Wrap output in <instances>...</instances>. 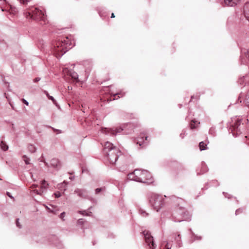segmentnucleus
Segmentation results:
<instances>
[{"label": "nucleus", "mask_w": 249, "mask_h": 249, "mask_svg": "<svg viewBox=\"0 0 249 249\" xmlns=\"http://www.w3.org/2000/svg\"><path fill=\"white\" fill-rule=\"evenodd\" d=\"M5 2V6L1 7V10L2 11H6L9 12L10 14L15 15L17 13V10L16 8L15 7H12L11 5L9 4H7L5 0H4Z\"/></svg>", "instance_id": "obj_9"}, {"label": "nucleus", "mask_w": 249, "mask_h": 249, "mask_svg": "<svg viewBox=\"0 0 249 249\" xmlns=\"http://www.w3.org/2000/svg\"><path fill=\"white\" fill-rule=\"evenodd\" d=\"M199 149L201 151L207 149V143L201 142L199 144Z\"/></svg>", "instance_id": "obj_16"}, {"label": "nucleus", "mask_w": 249, "mask_h": 249, "mask_svg": "<svg viewBox=\"0 0 249 249\" xmlns=\"http://www.w3.org/2000/svg\"><path fill=\"white\" fill-rule=\"evenodd\" d=\"M79 213L83 214V215H89V214L87 213H86V212L85 211H83V212H79Z\"/></svg>", "instance_id": "obj_33"}, {"label": "nucleus", "mask_w": 249, "mask_h": 249, "mask_svg": "<svg viewBox=\"0 0 249 249\" xmlns=\"http://www.w3.org/2000/svg\"><path fill=\"white\" fill-rule=\"evenodd\" d=\"M48 186L49 184L46 183L45 180H43L41 182L39 190L36 189V188L38 187L37 185L33 184L30 187L31 191L33 194L41 196L42 194L43 193L44 190L46 189Z\"/></svg>", "instance_id": "obj_6"}, {"label": "nucleus", "mask_w": 249, "mask_h": 249, "mask_svg": "<svg viewBox=\"0 0 249 249\" xmlns=\"http://www.w3.org/2000/svg\"><path fill=\"white\" fill-rule=\"evenodd\" d=\"M63 72L66 75L71 77L72 82L77 83L79 82L78 76L76 72L68 70L67 68H65L63 70ZM66 76V75L65 76Z\"/></svg>", "instance_id": "obj_8"}, {"label": "nucleus", "mask_w": 249, "mask_h": 249, "mask_svg": "<svg viewBox=\"0 0 249 249\" xmlns=\"http://www.w3.org/2000/svg\"><path fill=\"white\" fill-rule=\"evenodd\" d=\"M40 78H36L35 79H34V82H37L38 81H39L40 80Z\"/></svg>", "instance_id": "obj_34"}, {"label": "nucleus", "mask_w": 249, "mask_h": 249, "mask_svg": "<svg viewBox=\"0 0 249 249\" xmlns=\"http://www.w3.org/2000/svg\"><path fill=\"white\" fill-rule=\"evenodd\" d=\"M51 165L54 167H57L59 164V161L58 159H53L51 161Z\"/></svg>", "instance_id": "obj_15"}, {"label": "nucleus", "mask_w": 249, "mask_h": 249, "mask_svg": "<svg viewBox=\"0 0 249 249\" xmlns=\"http://www.w3.org/2000/svg\"><path fill=\"white\" fill-rule=\"evenodd\" d=\"M125 93L124 92H120L115 94L113 95L114 98L113 100L117 99L118 98H120L121 97H123L124 96Z\"/></svg>", "instance_id": "obj_17"}, {"label": "nucleus", "mask_w": 249, "mask_h": 249, "mask_svg": "<svg viewBox=\"0 0 249 249\" xmlns=\"http://www.w3.org/2000/svg\"><path fill=\"white\" fill-rule=\"evenodd\" d=\"M180 199H181L178 198H174V199L173 201H174V202H175V201H177L179 200H180Z\"/></svg>", "instance_id": "obj_35"}, {"label": "nucleus", "mask_w": 249, "mask_h": 249, "mask_svg": "<svg viewBox=\"0 0 249 249\" xmlns=\"http://www.w3.org/2000/svg\"><path fill=\"white\" fill-rule=\"evenodd\" d=\"M25 15L27 18L41 21V23L45 24L47 22V18L44 13L37 8L27 9Z\"/></svg>", "instance_id": "obj_4"}, {"label": "nucleus", "mask_w": 249, "mask_h": 249, "mask_svg": "<svg viewBox=\"0 0 249 249\" xmlns=\"http://www.w3.org/2000/svg\"><path fill=\"white\" fill-rule=\"evenodd\" d=\"M144 136H145V134H141V138L140 139V140H138L137 141V142H137V144H139L140 145V146H141V145L142 144V140H143V138L144 137Z\"/></svg>", "instance_id": "obj_20"}, {"label": "nucleus", "mask_w": 249, "mask_h": 249, "mask_svg": "<svg viewBox=\"0 0 249 249\" xmlns=\"http://www.w3.org/2000/svg\"><path fill=\"white\" fill-rule=\"evenodd\" d=\"M65 212H63L62 213H61L60 215V218H61L63 220H64V219H63V218L65 217Z\"/></svg>", "instance_id": "obj_29"}, {"label": "nucleus", "mask_w": 249, "mask_h": 249, "mask_svg": "<svg viewBox=\"0 0 249 249\" xmlns=\"http://www.w3.org/2000/svg\"><path fill=\"white\" fill-rule=\"evenodd\" d=\"M7 195H8L9 197H11V196H10V194H9V193H7Z\"/></svg>", "instance_id": "obj_40"}, {"label": "nucleus", "mask_w": 249, "mask_h": 249, "mask_svg": "<svg viewBox=\"0 0 249 249\" xmlns=\"http://www.w3.org/2000/svg\"><path fill=\"white\" fill-rule=\"evenodd\" d=\"M102 130L103 133L105 134L110 133L113 136L115 135L117 133H120L123 130L121 128H116L115 129L105 128Z\"/></svg>", "instance_id": "obj_10"}, {"label": "nucleus", "mask_w": 249, "mask_h": 249, "mask_svg": "<svg viewBox=\"0 0 249 249\" xmlns=\"http://www.w3.org/2000/svg\"><path fill=\"white\" fill-rule=\"evenodd\" d=\"M180 235L179 234H178L176 237H175V240L178 242H179L180 241Z\"/></svg>", "instance_id": "obj_28"}, {"label": "nucleus", "mask_w": 249, "mask_h": 249, "mask_svg": "<svg viewBox=\"0 0 249 249\" xmlns=\"http://www.w3.org/2000/svg\"><path fill=\"white\" fill-rule=\"evenodd\" d=\"M16 224H17V226L18 227V228H21V225L19 224V221H18V219H17V221H16Z\"/></svg>", "instance_id": "obj_32"}, {"label": "nucleus", "mask_w": 249, "mask_h": 249, "mask_svg": "<svg viewBox=\"0 0 249 249\" xmlns=\"http://www.w3.org/2000/svg\"><path fill=\"white\" fill-rule=\"evenodd\" d=\"M0 146L1 147V148L4 150V151H6L8 150V145L6 144V143L3 142V141H1V142H0Z\"/></svg>", "instance_id": "obj_18"}, {"label": "nucleus", "mask_w": 249, "mask_h": 249, "mask_svg": "<svg viewBox=\"0 0 249 249\" xmlns=\"http://www.w3.org/2000/svg\"><path fill=\"white\" fill-rule=\"evenodd\" d=\"M104 151L107 154L109 163L112 164H115L118 159L119 154L121 153L119 149L112 143L107 142L104 145Z\"/></svg>", "instance_id": "obj_3"}, {"label": "nucleus", "mask_w": 249, "mask_h": 249, "mask_svg": "<svg viewBox=\"0 0 249 249\" xmlns=\"http://www.w3.org/2000/svg\"><path fill=\"white\" fill-rule=\"evenodd\" d=\"M128 178L147 184H150L153 181L151 174L148 171L143 170H135L132 173L128 175Z\"/></svg>", "instance_id": "obj_1"}, {"label": "nucleus", "mask_w": 249, "mask_h": 249, "mask_svg": "<svg viewBox=\"0 0 249 249\" xmlns=\"http://www.w3.org/2000/svg\"><path fill=\"white\" fill-rule=\"evenodd\" d=\"M143 234L144 235L145 241L147 245L149 247V249H155L156 245L154 242L153 238L151 235L150 233L147 231H144Z\"/></svg>", "instance_id": "obj_7"}, {"label": "nucleus", "mask_w": 249, "mask_h": 249, "mask_svg": "<svg viewBox=\"0 0 249 249\" xmlns=\"http://www.w3.org/2000/svg\"><path fill=\"white\" fill-rule=\"evenodd\" d=\"M84 220L83 219H79L77 221V223L79 225H83L84 224Z\"/></svg>", "instance_id": "obj_25"}, {"label": "nucleus", "mask_w": 249, "mask_h": 249, "mask_svg": "<svg viewBox=\"0 0 249 249\" xmlns=\"http://www.w3.org/2000/svg\"><path fill=\"white\" fill-rule=\"evenodd\" d=\"M240 212V209H238V210H236V214H238Z\"/></svg>", "instance_id": "obj_37"}, {"label": "nucleus", "mask_w": 249, "mask_h": 249, "mask_svg": "<svg viewBox=\"0 0 249 249\" xmlns=\"http://www.w3.org/2000/svg\"><path fill=\"white\" fill-rule=\"evenodd\" d=\"M71 47V41L66 37L63 40L58 41L54 45L53 50V54L56 57H61Z\"/></svg>", "instance_id": "obj_2"}, {"label": "nucleus", "mask_w": 249, "mask_h": 249, "mask_svg": "<svg viewBox=\"0 0 249 249\" xmlns=\"http://www.w3.org/2000/svg\"><path fill=\"white\" fill-rule=\"evenodd\" d=\"M244 13L246 18L249 21V2H247L245 4Z\"/></svg>", "instance_id": "obj_13"}, {"label": "nucleus", "mask_w": 249, "mask_h": 249, "mask_svg": "<svg viewBox=\"0 0 249 249\" xmlns=\"http://www.w3.org/2000/svg\"><path fill=\"white\" fill-rule=\"evenodd\" d=\"M241 123V120H238L236 121L234 124L232 125L231 127V132L232 133L233 135H237V130L238 127L240 125Z\"/></svg>", "instance_id": "obj_11"}, {"label": "nucleus", "mask_w": 249, "mask_h": 249, "mask_svg": "<svg viewBox=\"0 0 249 249\" xmlns=\"http://www.w3.org/2000/svg\"><path fill=\"white\" fill-rule=\"evenodd\" d=\"M74 193L77 194L80 197L86 198L87 197V192L85 190L77 189L75 190Z\"/></svg>", "instance_id": "obj_12"}, {"label": "nucleus", "mask_w": 249, "mask_h": 249, "mask_svg": "<svg viewBox=\"0 0 249 249\" xmlns=\"http://www.w3.org/2000/svg\"><path fill=\"white\" fill-rule=\"evenodd\" d=\"M72 87H71V86H68V90H72Z\"/></svg>", "instance_id": "obj_36"}, {"label": "nucleus", "mask_w": 249, "mask_h": 249, "mask_svg": "<svg viewBox=\"0 0 249 249\" xmlns=\"http://www.w3.org/2000/svg\"><path fill=\"white\" fill-rule=\"evenodd\" d=\"M54 195L56 197L58 198L61 196V194L59 192L54 193Z\"/></svg>", "instance_id": "obj_30"}, {"label": "nucleus", "mask_w": 249, "mask_h": 249, "mask_svg": "<svg viewBox=\"0 0 249 249\" xmlns=\"http://www.w3.org/2000/svg\"><path fill=\"white\" fill-rule=\"evenodd\" d=\"M22 102L24 104H25V105H26L27 106H28V104H29L28 102L26 100H25L24 99H22Z\"/></svg>", "instance_id": "obj_31"}, {"label": "nucleus", "mask_w": 249, "mask_h": 249, "mask_svg": "<svg viewBox=\"0 0 249 249\" xmlns=\"http://www.w3.org/2000/svg\"><path fill=\"white\" fill-rule=\"evenodd\" d=\"M31 0H19L20 3L23 5H27L28 2H30Z\"/></svg>", "instance_id": "obj_23"}, {"label": "nucleus", "mask_w": 249, "mask_h": 249, "mask_svg": "<svg viewBox=\"0 0 249 249\" xmlns=\"http://www.w3.org/2000/svg\"><path fill=\"white\" fill-rule=\"evenodd\" d=\"M111 18H115V15H114V13H112V14H111Z\"/></svg>", "instance_id": "obj_38"}, {"label": "nucleus", "mask_w": 249, "mask_h": 249, "mask_svg": "<svg viewBox=\"0 0 249 249\" xmlns=\"http://www.w3.org/2000/svg\"><path fill=\"white\" fill-rule=\"evenodd\" d=\"M150 203L154 209L158 212L164 205V198L162 196L154 194L150 198Z\"/></svg>", "instance_id": "obj_5"}, {"label": "nucleus", "mask_w": 249, "mask_h": 249, "mask_svg": "<svg viewBox=\"0 0 249 249\" xmlns=\"http://www.w3.org/2000/svg\"><path fill=\"white\" fill-rule=\"evenodd\" d=\"M44 92L50 100H52L54 104H56V101L53 96H50L48 92L46 90H44Z\"/></svg>", "instance_id": "obj_19"}, {"label": "nucleus", "mask_w": 249, "mask_h": 249, "mask_svg": "<svg viewBox=\"0 0 249 249\" xmlns=\"http://www.w3.org/2000/svg\"><path fill=\"white\" fill-rule=\"evenodd\" d=\"M147 138H148V137L147 136H146L145 138V139L146 141L147 140Z\"/></svg>", "instance_id": "obj_41"}, {"label": "nucleus", "mask_w": 249, "mask_h": 249, "mask_svg": "<svg viewBox=\"0 0 249 249\" xmlns=\"http://www.w3.org/2000/svg\"><path fill=\"white\" fill-rule=\"evenodd\" d=\"M247 144L249 145V142H247Z\"/></svg>", "instance_id": "obj_42"}, {"label": "nucleus", "mask_w": 249, "mask_h": 249, "mask_svg": "<svg viewBox=\"0 0 249 249\" xmlns=\"http://www.w3.org/2000/svg\"><path fill=\"white\" fill-rule=\"evenodd\" d=\"M105 189V188H97L95 190V193L96 194L99 193L101 191L104 190Z\"/></svg>", "instance_id": "obj_24"}, {"label": "nucleus", "mask_w": 249, "mask_h": 249, "mask_svg": "<svg viewBox=\"0 0 249 249\" xmlns=\"http://www.w3.org/2000/svg\"><path fill=\"white\" fill-rule=\"evenodd\" d=\"M194 98V96H192L190 101H191Z\"/></svg>", "instance_id": "obj_39"}, {"label": "nucleus", "mask_w": 249, "mask_h": 249, "mask_svg": "<svg viewBox=\"0 0 249 249\" xmlns=\"http://www.w3.org/2000/svg\"><path fill=\"white\" fill-rule=\"evenodd\" d=\"M22 159L26 164H30L29 159L25 155L22 157Z\"/></svg>", "instance_id": "obj_21"}, {"label": "nucleus", "mask_w": 249, "mask_h": 249, "mask_svg": "<svg viewBox=\"0 0 249 249\" xmlns=\"http://www.w3.org/2000/svg\"><path fill=\"white\" fill-rule=\"evenodd\" d=\"M171 245L169 243H167L165 246L164 249H171Z\"/></svg>", "instance_id": "obj_27"}, {"label": "nucleus", "mask_w": 249, "mask_h": 249, "mask_svg": "<svg viewBox=\"0 0 249 249\" xmlns=\"http://www.w3.org/2000/svg\"><path fill=\"white\" fill-rule=\"evenodd\" d=\"M196 121H195V120H192L191 122V123H190V127L191 129H194L196 127L195 125V124H196Z\"/></svg>", "instance_id": "obj_22"}, {"label": "nucleus", "mask_w": 249, "mask_h": 249, "mask_svg": "<svg viewBox=\"0 0 249 249\" xmlns=\"http://www.w3.org/2000/svg\"><path fill=\"white\" fill-rule=\"evenodd\" d=\"M240 0H224L225 3L228 6H233L238 4Z\"/></svg>", "instance_id": "obj_14"}, {"label": "nucleus", "mask_w": 249, "mask_h": 249, "mask_svg": "<svg viewBox=\"0 0 249 249\" xmlns=\"http://www.w3.org/2000/svg\"><path fill=\"white\" fill-rule=\"evenodd\" d=\"M29 149L32 152H34L35 151V148L33 145H30L29 146Z\"/></svg>", "instance_id": "obj_26"}]
</instances>
